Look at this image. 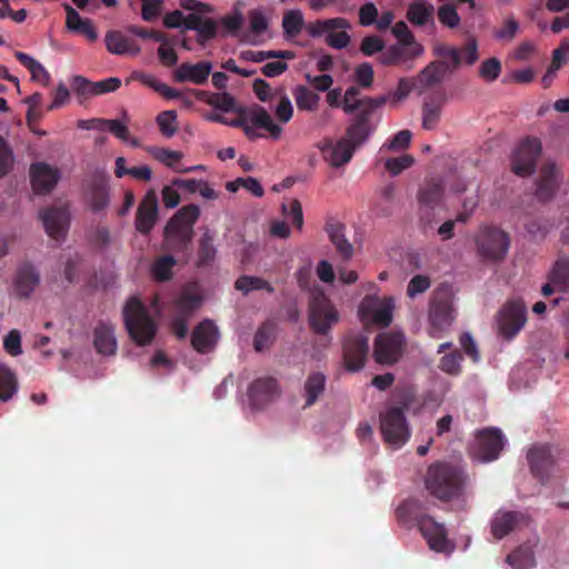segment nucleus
I'll return each mask as SVG.
<instances>
[{
	"instance_id": "nucleus-26",
	"label": "nucleus",
	"mask_w": 569,
	"mask_h": 569,
	"mask_svg": "<svg viewBox=\"0 0 569 569\" xmlns=\"http://www.w3.org/2000/svg\"><path fill=\"white\" fill-rule=\"evenodd\" d=\"M443 192L445 187L440 179L431 178L420 186L417 200L421 220L426 219L423 211L433 210L440 203Z\"/></svg>"
},
{
	"instance_id": "nucleus-56",
	"label": "nucleus",
	"mask_w": 569,
	"mask_h": 569,
	"mask_svg": "<svg viewBox=\"0 0 569 569\" xmlns=\"http://www.w3.org/2000/svg\"><path fill=\"white\" fill-rule=\"evenodd\" d=\"M157 123L161 133L170 138L177 132V112L173 110L162 111L157 116Z\"/></svg>"
},
{
	"instance_id": "nucleus-37",
	"label": "nucleus",
	"mask_w": 569,
	"mask_h": 569,
	"mask_svg": "<svg viewBox=\"0 0 569 569\" xmlns=\"http://www.w3.org/2000/svg\"><path fill=\"white\" fill-rule=\"evenodd\" d=\"M67 11V28L70 31L80 33L87 40L93 42L98 39V33L89 19L81 18L80 14L70 6H66Z\"/></svg>"
},
{
	"instance_id": "nucleus-17",
	"label": "nucleus",
	"mask_w": 569,
	"mask_h": 569,
	"mask_svg": "<svg viewBox=\"0 0 569 569\" xmlns=\"http://www.w3.org/2000/svg\"><path fill=\"white\" fill-rule=\"evenodd\" d=\"M403 346L405 336L402 333H381L375 341L373 357L378 363H395L401 357Z\"/></svg>"
},
{
	"instance_id": "nucleus-2",
	"label": "nucleus",
	"mask_w": 569,
	"mask_h": 569,
	"mask_svg": "<svg viewBox=\"0 0 569 569\" xmlns=\"http://www.w3.org/2000/svg\"><path fill=\"white\" fill-rule=\"evenodd\" d=\"M466 485L465 470L446 461L431 463L425 475L426 490L440 501L459 499L465 492Z\"/></svg>"
},
{
	"instance_id": "nucleus-1",
	"label": "nucleus",
	"mask_w": 569,
	"mask_h": 569,
	"mask_svg": "<svg viewBox=\"0 0 569 569\" xmlns=\"http://www.w3.org/2000/svg\"><path fill=\"white\" fill-rule=\"evenodd\" d=\"M388 99V96H381L376 99L358 98V89L356 87H350L346 90L342 110L346 113H353L356 110H359V113L353 118L343 137V139L349 140L355 150L362 146L373 131L370 123L371 113L385 104Z\"/></svg>"
},
{
	"instance_id": "nucleus-51",
	"label": "nucleus",
	"mask_w": 569,
	"mask_h": 569,
	"mask_svg": "<svg viewBox=\"0 0 569 569\" xmlns=\"http://www.w3.org/2000/svg\"><path fill=\"white\" fill-rule=\"evenodd\" d=\"M244 18L240 10H233L230 14L224 16L220 23L228 33L241 40L244 36L243 28Z\"/></svg>"
},
{
	"instance_id": "nucleus-54",
	"label": "nucleus",
	"mask_w": 569,
	"mask_h": 569,
	"mask_svg": "<svg viewBox=\"0 0 569 569\" xmlns=\"http://www.w3.org/2000/svg\"><path fill=\"white\" fill-rule=\"evenodd\" d=\"M158 42L160 44L157 49V57L161 66L164 68L173 67L178 61V56L173 43L166 39L163 36L161 37V40H158Z\"/></svg>"
},
{
	"instance_id": "nucleus-42",
	"label": "nucleus",
	"mask_w": 569,
	"mask_h": 569,
	"mask_svg": "<svg viewBox=\"0 0 569 569\" xmlns=\"http://www.w3.org/2000/svg\"><path fill=\"white\" fill-rule=\"evenodd\" d=\"M548 280L561 292H569V258H559L548 273Z\"/></svg>"
},
{
	"instance_id": "nucleus-7",
	"label": "nucleus",
	"mask_w": 569,
	"mask_h": 569,
	"mask_svg": "<svg viewBox=\"0 0 569 569\" xmlns=\"http://www.w3.org/2000/svg\"><path fill=\"white\" fill-rule=\"evenodd\" d=\"M392 34L397 43L385 49L380 54V60L386 66H393L401 61L415 59L422 54L423 47L416 41L408 26L400 21L392 29Z\"/></svg>"
},
{
	"instance_id": "nucleus-49",
	"label": "nucleus",
	"mask_w": 569,
	"mask_h": 569,
	"mask_svg": "<svg viewBox=\"0 0 569 569\" xmlns=\"http://www.w3.org/2000/svg\"><path fill=\"white\" fill-rule=\"evenodd\" d=\"M130 80L141 81L143 84L151 87L154 91H157L159 94L167 99H176L180 97L179 91L172 89L166 83L159 82L153 77V73H134V76H132Z\"/></svg>"
},
{
	"instance_id": "nucleus-22",
	"label": "nucleus",
	"mask_w": 569,
	"mask_h": 569,
	"mask_svg": "<svg viewBox=\"0 0 569 569\" xmlns=\"http://www.w3.org/2000/svg\"><path fill=\"white\" fill-rule=\"evenodd\" d=\"M479 456L483 461L496 460L505 445V438L498 428H485L476 435Z\"/></svg>"
},
{
	"instance_id": "nucleus-41",
	"label": "nucleus",
	"mask_w": 569,
	"mask_h": 569,
	"mask_svg": "<svg viewBox=\"0 0 569 569\" xmlns=\"http://www.w3.org/2000/svg\"><path fill=\"white\" fill-rule=\"evenodd\" d=\"M306 403L305 407L313 406L326 389V376L321 372H313L308 376L305 382Z\"/></svg>"
},
{
	"instance_id": "nucleus-59",
	"label": "nucleus",
	"mask_w": 569,
	"mask_h": 569,
	"mask_svg": "<svg viewBox=\"0 0 569 569\" xmlns=\"http://www.w3.org/2000/svg\"><path fill=\"white\" fill-rule=\"evenodd\" d=\"M462 360V355L459 350H453L452 352L445 355L439 362V368L441 371L457 376L461 371L460 362Z\"/></svg>"
},
{
	"instance_id": "nucleus-36",
	"label": "nucleus",
	"mask_w": 569,
	"mask_h": 569,
	"mask_svg": "<svg viewBox=\"0 0 569 569\" xmlns=\"http://www.w3.org/2000/svg\"><path fill=\"white\" fill-rule=\"evenodd\" d=\"M557 170L555 164H546L537 182L536 196L541 201L550 200L557 190Z\"/></svg>"
},
{
	"instance_id": "nucleus-64",
	"label": "nucleus",
	"mask_w": 569,
	"mask_h": 569,
	"mask_svg": "<svg viewBox=\"0 0 569 569\" xmlns=\"http://www.w3.org/2000/svg\"><path fill=\"white\" fill-rule=\"evenodd\" d=\"M430 286L431 280L428 276L416 274L410 279L407 286V295L410 298H415L417 295L426 292Z\"/></svg>"
},
{
	"instance_id": "nucleus-11",
	"label": "nucleus",
	"mask_w": 569,
	"mask_h": 569,
	"mask_svg": "<svg viewBox=\"0 0 569 569\" xmlns=\"http://www.w3.org/2000/svg\"><path fill=\"white\" fill-rule=\"evenodd\" d=\"M380 430L383 440L395 448L403 446L410 437L405 412L399 407H391L380 415Z\"/></svg>"
},
{
	"instance_id": "nucleus-31",
	"label": "nucleus",
	"mask_w": 569,
	"mask_h": 569,
	"mask_svg": "<svg viewBox=\"0 0 569 569\" xmlns=\"http://www.w3.org/2000/svg\"><path fill=\"white\" fill-rule=\"evenodd\" d=\"M320 149L325 160L335 168L348 163L356 151L349 143V140L343 138L339 139L336 143L328 141Z\"/></svg>"
},
{
	"instance_id": "nucleus-18",
	"label": "nucleus",
	"mask_w": 569,
	"mask_h": 569,
	"mask_svg": "<svg viewBox=\"0 0 569 569\" xmlns=\"http://www.w3.org/2000/svg\"><path fill=\"white\" fill-rule=\"evenodd\" d=\"M159 217L158 209V197L154 190H149L140 201L136 219L134 227L141 234H149L153 229Z\"/></svg>"
},
{
	"instance_id": "nucleus-15",
	"label": "nucleus",
	"mask_w": 569,
	"mask_h": 569,
	"mask_svg": "<svg viewBox=\"0 0 569 569\" xmlns=\"http://www.w3.org/2000/svg\"><path fill=\"white\" fill-rule=\"evenodd\" d=\"M83 192L93 212L104 210L110 203L109 176L101 170L93 171L83 181Z\"/></svg>"
},
{
	"instance_id": "nucleus-46",
	"label": "nucleus",
	"mask_w": 569,
	"mask_h": 569,
	"mask_svg": "<svg viewBox=\"0 0 569 569\" xmlns=\"http://www.w3.org/2000/svg\"><path fill=\"white\" fill-rule=\"evenodd\" d=\"M234 288L243 295L253 290H266L269 293L274 292V288L263 278L254 276H241L234 282Z\"/></svg>"
},
{
	"instance_id": "nucleus-48",
	"label": "nucleus",
	"mask_w": 569,
	"mask_h": 569,
	"mask_svg": "<svg viewBox=\"0 0 569 569\" xmlns=\"http://www.w3.org/2000/svg\"><path fill=\"white\" fill-rule=\"evenodd\" d=\"M190 30L197 32L198 41L203 44L217 36L218 26L212 19H202L200 16L196 14Z\"/></svg>"
},
{
	"instance_id": "nucleus-25",
	"label": "nucleus",
	"mask_w": 569,
	"mask_h": 569,
	"mask_svg": "<svg viewBox=\"0 0 569 569\" xmlns=\"http://www.w3.org/2000/svg\"><path fill=\"white\" fill-rule=\"evenodd\" d=\"M532 475L540 481H546L555 465L551 448L548 445L533 446L527 455Z\"/></svg>"
},
{
	"instance_id": "nucleus-44",
	"label": "nucleus",
	"mask_w": 569,
	"mask_h": 569,
	"mask_svg": "<svg viewBox=\"0 0 569 569\" xmlns=\"http://www.w3.org/2000/svg\"><path fill=\"white\" fill-rule=\"evenodd\" d=\"M214 237L213 234L207 230L203 232L199 240V248H198V260L197 266L198 267H208L211 266L216 259L217 249L213 244Z\"/></svg>"
},
{
	"instance_id": "nucleus-40",
	"label": "nucleus",
	"mask_w": 569,
	"mask_h": 569,
	"mask_svg": "<svg viewBox=\"0 0 569 569\" xmlns=\"http://www.w3.org/2000/svg\"><path fill=\"white\" fill-rule=\"evenodd\" d=\"M305 24L303 13L299 9H291L282 17V31L287 41H295L301 33Z\"/></svg>"
},
{
	"instance_id": "nucleus-53",
	"label": "nucleus",
	"mask_w": 569,
	"mask_h": 569,
	"mask_svg": "<svg viewBox=\"0 0 569 569\" xmlns=\"http://www.w3.org/2000/svg\"><path fill=\"white\" fill-rule=\"evenodd\" d=\"M177 263L176 259L168 254L158 258L152 264V274L158 281H168L172 276V268Z\"/></svg>"
},
{
	"instance_id": "nucleus-32",
	"label": "nucleus",
	"mask_w": 569,
	"mask_h": 569,
	"mask_svg": "<svg viewBox=\"0 0 569 569\" xmlns=\"http://www.w3.org/2000/svg\"><path fill=\"white\" fill-rule=\"evenodd\" d=\"M108 52L117 56H136L140 51L138 43L118 30H109L104 36Z\"/></svg>"
},
{
	"instance_id": "nucleus-62",
	"label": "nucleus",
	"mask_w": 569,
	"mask_h": 569,
	"mask_svg": "<svg viewBox=\"0 0 569 569\" xmlns=\"http://www.w3.org/2000/svg\"><path fill=\"white\" fill-rule=\"evenodd\" d=\"M99 124V131H110L113 136L122 141H128L129 139V130L126 124H123L120 120H108L106 121H97Z\"/></svg>"
},
{
	"instance_id": "nucleus-52",
	"label": "nucleus",
	"mask_w": 569,
	"mask_h": 569,
	"mask_svg": "<svg viewBox=\"0 0 569 569\" xmlns=\"http://www.w3.org/2000/svg\"><path fill=\"white\" fill-rule=\"evenodd\" d=\"M293 97L299 110L311 111L317 107L319 101V96L303 86H299L295 89Z\"/></svg>"
},
{
	"instance_id": "nucleus-6",
	"label": "nucleus",
	"mask_w": 569,
	"mask_h": 569,
	"mask_svg": "<svg viewBox=\"0 0 569 569\" xmlns=\"http://www.w3.org/2000/svg\"><path fill=\"white\" fill-rule=\"evenodd\" d=\"M122 315L124 327L136 345H150L156 337L158 327L147 307L137 297H131L127 301Z\"/></svg>"
},
{
	"instance_id": "nucleus-34",
	"label": "nucleus",
	"mask_w": 569,
	"mask_h": 569,
	"mask_svg": "<svg viewBox=\"0 0 569 569\" xmlns=\"http://www.w3.org/2000/svg\"><path fill=\"white\" fill-rule=\"evenodd\" d=\"M40 281V274L30 263H23L17 270L14 279V291L20 298L29 297Z\"/></svg>"
},
{
	"instance_id": "nucleus-60",
	"label": "nucleus",
	"mask_w": 569,
	"mask_h": 569,
	"mask_svg": "<svg viewBox=\"0 0 569 569\" xmlns=\"http://www.w3.org/2000/svg\"><path fill=\"white\" fill-rule=\"evenodd\" d=\"M14 164V154L9 143L0 137V179L11 172Z\"/></svg>"
},
{
	"instance_id": "nucleus-10",
	"label": "nucleus",
	"mask_w": 569,
	"mask_h": 569,
	"mask_svg": "<svg viewBox=\"0 0 569 569\" xmlns=\"http://www.w3.org/2000/svg\"><path fill=\"white\" fill-rule=\"evenodd\" d=\"M479 256L486 260H502L508 252L510 239L507 232L497 227H483L476 238Z\"/></svg>"
},
{
	"instance_id": "nucleus-47",
	"label": "nucleus",
	"mask_w": 569,
	"mask_h": 569,
	"mask_svg": "<svg viewBox=\"0 0 569 569\" xmlns=\"http://www.w3.org/2000/svg\"><path fill=\"white\" fill-rule=\"evenodd\" d=\"M18 381L13 371L0 363V401H8L17 392Z\"/></svg>"
},
{
	"instance_id": "nucleus-38",
	"label": "nucleus",
	"mask_w": 569,
	"mask_h": 569,
	"mask_svg": "<svg viewBox=\"0 0 569 569\" xmlns=\"http://www.w3.org/2000/svg\"><path fill=\"white\" fill-rule=\"evenodd\" d=\"M329 239L335 246L337 252L346 260L353 254V247L345 234L346 227L342 223H330L326 228Z\"/></svg>"
},
{
	"instance_id": "nucleus-20",
	"label": "nucleus",
	"mask_w": 569,
	"mask_h": 569,
	"mask_svg": "<svg viewBox=\"0 0 569 569\" xmlns=\"http://www.w3.org/2000/svg\"><path fill=\"white\" fill-rule=\"evenodd\" d=\"M418 530L431 550L436 552H450L452 550L445 525L436 521L431 516L421 520Z\"/></svg>"
},
{
	"instance_id": "nucleus-12",
	"label": "nucleus",
	"mask_w": 569,
	"mask_h": 569,
	"mask_svg": "<svg viewBox=\"0 0 569 569\" xmlns=\"http://www.w3.org/2000/svg\"><path fill=\"white\" fill-rule=\"evenodd\" d=\"M339 321V313L323 293L313 296L309 308V325L317 335H327Z\"/></svg>"
},
{
	"instance_id": "nucleus-16",
	"label": "nucleus",
	"mask_w": 569,
	"mask_h": 569,
	"mask_svg": "<svg viewBox=\"0 0 569 569\" xmlns=\"http://www.w3.org/2000/svg\"><path fill=\"white\" fill-rule=\"evenodd\" d=\"M541 153V143L537 138L523 139L515 149L511 158V170L519 177H528L536 170Z\"/></svg>"
},
{
	"instance_id": "nucleus-5",
	"label": "nucleus",
	"mask_w": 569,
	"mask_h": 569,
	"mask_svg": "<svg viewBox=\"0 0 569 569\" xmlns=\"http://www.w3.org/2000/svg\"><path fill=\"white\" fill-rule=\"evenodd\" d=\"M457 318L453 293L448 287H438L429 299L428 335L433 339L442 338Z\"/></svg>"
},
{
	"instance_id": "nucleus-21",
	"label": "nucleus",
	"mask_w": 569,
	"mask_h": 569,
	"mask_svg": "<svg viewBox=\"0 0 569 569\" xmlns=\"http://www.w3.org/2000/svg\"><path fill=\"white\" fill-rule=\"evenodd\" d=\"M40 218L49 237L56 240L66 237L70 223V213L67 207L44 209L40 212Z\"/></svg>"
},
{
	"instance_id": "nucleus-33",
	"label": "nucleus",
	"mask_w": 569,
	"mask_h": 569,
	"mask_svg": "<svg viewBox=\"0 0 569 569\" xmlns=\"http://www.w3.org/2000/svg\"><path fill=\"white\" fill-rule=\"evenodd\" d=\"M93 346L100 355H116L118 345L114 336V326L102 321L99 322L93 330Z\"/></svg>"
},
{
	"instance_id": "nucleus-9",
	"label": "nucleus",
	"mask_w": 569,
	"mask_h": 569,
	"mask_svg": "<svg viewBox=\"0 0 569 569\" xmlns=\"http://www.w3.org/2000/svg\"><path fill=\"white\" fill-rule=\"evenodd\" d=\"M349 22L345 18L317 20L308 26V33L312 38L323 37L327 44L333 49H345L350 43Z\"/></svg>"
},
{
	"instance_id": "nucleus-28",
	"label": "nucleus",
	"mask_w": 569,
	"mask_h": 569,
	"mask_svg": "<svg viewBox=\"0 0 569 569\" xmlns=\"http://www.w3.org/2000/svg\"><path fill=\"white\" fill-rule=\"evenodd\" d=\"M31 184L36 193L50 192L59 180V170L47 163H34L30 168Z\"/></svg>"
},
{
	"instance_id": "nucleus-30",
	"label": "nucleus",
	"mask_w": 569,
	"mask_h": 569,
	"mask_svg": "<svg viewBox=\"0 0 569 569\" xmlns=\"http://www.w3.org/2000/svg\"><path fill=\"white\" fill-rule=\"evenodd\" d=\"M218 338L216 325L211 320H203L193 329L191 345L199 353H208L216 347Z\"/></svg>"
},
{
	"instance_id": "nucleus-14",
	"label": "nucleus",
	"mask_w": 569,
	"mask_h": 569,
	"mask_svg": "<svg viewBox=\"0 0 569 569\" xmlns=\"http://www.w3.org/2000/svg\"><path fill=\"white\" fill-rule=\"evenodd\" d=\"M527 321V309L522 301L511 300L502 306L499 311L497 326L498 332L507 340L519 333Z\"/></svg>"
},
{
	"instance_id": "nucleus-45",
	"label": "nucleus",
	"mask_w": 569,
	"mask_h": 569,
	"mask_svg": "<svg viewBox=\"0 0 569 569\" xmlns=\"http://www.w3.org/2000/svg\"><path fill=\"white\" fill-rule=\"evenodd\" d=\"M506 561L513 569H531L535 567V556L529 547L520 546L507 556Z\"/></svg>"
},
{
	"instance_id": "nucleus-8",
	"label": "nucleus",
	"mask_w": 569,
	"mask_h": 569,
	"mask_svg": "<svg viewBox=\"0 0 569 569\" xmlns=\"http://www.w3.org/2000/svg\"><path fill=\"white\" fill-rule=\"evenodd\" d=\"M292 57L293 53L290 51H261L247 49L239 53L238 60L228 59L222 64V69H224V71H247L244 67L246 63H258L270 58H277L278 60L268 62L261 71H286L288 69V64L283 59Z\"/></svg>"
},
{
	"instance_id": "nucleus-57",
	"label": "nucleus",
	"mask_w": 569,
	"mask_h": 569,
	"mask_svg": "<svg viewBox=\"0 0 569 569\" xmlns=\"http://www.w3.org/2000/svg\"><path fill=\"white\" fill-rule=\"evenodd\" d=\"M208 104L224 112L238 111L234 98L228 92L209 93Z\"/></svg>"
},
{
	"instance_id": "nucleus-13",
	"label": "nucleus",
	"mask_w": 569,
	"mask_h": 569,
	"mask_svg": "<svg viewBox=\"0 0 569 569\" xmlns=\"http://www.w3.org/2000/svg\"><path fill=\"white\" fill-rule=\"evenodd\" d=\"M369 355V338L365 332H349L342 343V359L347 371H360Z\"/></svg>"
},
{
	"instance_id": "nucleus-29",
	"label": "nucleus",
	"mask_w": 569,
	"mask_h": 569,
	"mask_svg": "<svg viewBox=\"0 0 569 569\" xmlns=\"http://www.w3.org/2000/svg\"><path fill=\"white\" fill-rule=\"evenodd\" d=\"M398 522L410 529L412 527H420V522L430 516L427 513V507L419 499L410 498L403 501L396 510Z\"/></svg>"
},
{
	"instance_id": "nucleus-61",
	"label": "nucleus",
	"mask_w": 569,
	"mask_h": 569,
	"mask_svg": "<svg viewBox=\"0 0 569 569\" xmlns=\"http://www.w3.org/2000/svg\"><path fill=\"white\" fill-rule=\"evenodd\" d=\"M437 14L440 23L448 28H457L460 24V17L457 9L450 3L440 6Z\"/></svg>"
},
{
	"instance_id": "nucleus-43",
	"label": "nucleus",
	"mask_w": 569,
	"mask_h": 569,
	"mask_svg": "<svg viewBox=\"0 0 569 569\" xmlns=\"http://www.w3.org/2000/svg\"><path fill=\"white\" fill-rule=\"evenodd\" d=\"M435 7L428 1L412 2L408 7L407 19L416 26L427 24L433 16Z\"/></svg>"
},
{
	"instance_id": "nucleus-4",
	"label": "nucleus",
	"mask_w": 569,
	"mask_h": 569,
	"mask_svg": "<svg viewBox=\"0 0 569 569\" xmlns=\"http://www.w3.org/2000/svg\"><path fill=\"white\" fill-rule=\"evenodd\" d=\"M446 73H418L413 77H403L399 80L397 89L388 97L391 103H398L405 100L411 92L418 94L429 92L423 103L437 106L441 111L446 102V92L441 88L443 76Z\"/></svg>"
},
{
	"instance_id": "nucleus-58",
	"label": "nucleus",
	"mask_w": 569,
	"mask_h": 569,
	"mask_svg": "<svg viewBox=\"0 0 569 569\" xmlns=\"http://www.w3.org/2000/svg\"><path fill=\"white\" fill-rule=\"evenodd\" d=\"M71 87L80 103L91 97H94L93 81H90L82 76L73 77Z\"/></svg>"
},
{
	"instance_id": "nucleus-63",
	"label": "nucleus",
	"mask_w": 569,
	"mask_h": 569,
	"mask_svg": "<svg viewBox=\"0 0 569 569\" xmlns=\"http://www.w3.org/2000/svg\"><path fill=\"white\" fill-rule=\"evenodd\" d=\"M413 157L410 154H402L397 158H388L385 161L386 169L392 176L401 173L405 169H408L413 163Z\"/></svg>"
},
{
	"instance_id": "nucleus-55",
	"label": "nucleus",
	"mask_w": 569,
	"mask_h": 569,
	"mask_svg": "<svg viewBox=\"0 0 569 569\" xmlns=\"http://www.w3.org/2000/svg\"><path fill=\"white\" fill-rule=\"evenodd\" d=\"M194 16L196 13L184 14L180 10H174L164 16L163 23L171 29L190 30Z\"/></svg>"
},
{
	"instance_id": "nucleus-19",
	"label": "nucleus",
	"mask_w": 569,
	"mask_h": 569,
	"mask_svg": "<svg viewBox=\"0 0 569 569\" xmlns=\"http://www.w3.org/2000/svg\"><path fill=\"white\" fill-rule=\"evenodd\" d=\"M257 128L264 129L273 139H278L282 132L281 127L276 124L270 113L260 106L250 110L248 123L242 130L250 140H254L262 137L256 131Z\"/></svg>"
},
{
	"instance_id": "nucleus-39",
	"label": "nucleus",
	"mask_w": 569,
	"mask_h": 569,
	"mask_svg": "<svg viewBox=\"0 0 569 569\" xmlns=\"http://www.w3.org/2000/svg\"><path fill=\"white\" fill-rule=\"evenodd\" d=\"M202 298L200 295L187 289L174 300V316L190 318L200 307Z\"/></svg>"
},
{
	"instance_id": "nucleus-50",
	"label": "nucleus",
	"mask_w": 569,
	"mask_h": 569,
	"mask_svg": "<svg viewBox=\"0 0 569 569\" xmlns=\"http://www.w3.org/2000/svg\"><path fill=\"white\" fill-rule=\"evenodd\" d=\"M274 340V325L272 322L262 323L254 333V350L261 352L269 349Z\"/></svg>"
},
{
	"instance_id": "nucleus-3",
	"label": "nucleus",
	"mask_w": 569,
	"mask_h": 569,
	"mask_svg": "<svg viewBox=\"0 0 569 569\" xmlns=\"http://www.w3.org/2000/svg\"><path fill=\"white\" fill-rule=\"evenodd\" d=\"M200 216V208L190 203L179 209L163 229V248L166 251L188 256L194 237L193 227Z\"/></svg>"
},
{
	"instance_id": "nucleus-23",
	"label": "nucleus",
	"mask_w": 569,
	"mask_h": 569,
	"mask_svg": "<svg viewBox=\"0 0 569 569\" xmlns=\"http://www.w3.org/2000/svg\"><path fill=\"white\" fill-rule=\"evenodd\" d=\"M528 523V517L520 511L498 510L491 520V533L500 540Z\"/></svg>"
},
{
	"instance_id": "nucleus-27",
	"label": "nucleus",
	"mask_w": 569,
	"mask_h": 569,
	"mask_svg": "<svg viewBox=\"0 0 569 569\" xmlns=\"http://www.w3.org/2000/svg\"><path fill=\"white\" fill-rule=\"evenodd\" d=\"M278 395V382L271 377L256 379L248 390V397L253 408H262L272 401Z\"/></svg>"
},
{
	"instance_id": "nucleus-24",
	"label": "nucleus",
	"mask_w": 569,
	"mask_h": 569,
	"mask_svg": "<svg viewBox=\"0 0 569 569\" xmlns=\"http://www.w3.org/2000/svg\"><path fill=\"white\" fill-rule=\"evenodd\" d=\"M248 29H244V36L241 41L250 44H259L264 40L269 29L270 17L266 9L254 8L248 12Z\"/></svg>"
},
{
	"instance_id": "nucleus-35",
	"label": "nucleus",
	"mask_w": 569,
	"mask_h": 569,
	"mask_svg": "<svg viewBox=\"0 0 569 569\" xmlns=\"http://www.w3.org/2000/svg\"><path fill=\"white\" fill-rule=\"evenodd\" d=\"M363 307L371 308L372 320L381 327H388L393 318L395 299L385 297L382 300L367 297L363 300Z\"/></svg>"
}]
</instances>
